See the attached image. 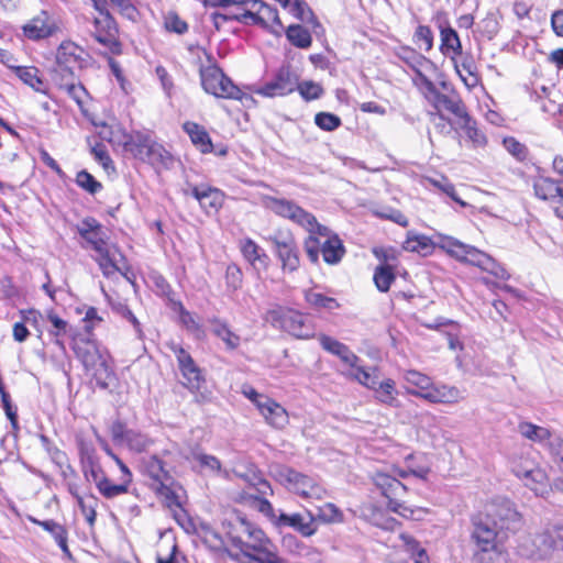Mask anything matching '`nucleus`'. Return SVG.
Masks as SVG:
<instances>
[{"instance_id": "f257e3e1", "label": "nucleus", "mask_w": 563, "mask_h": 563, "mask_svg": "<svg viewBox=\"0 0 563 563\" xmlns=\"http://www.w3.org/2000/svg\"><path fill=\"white\" fill-rule=\"evenodd\" d=\"M77 231L86 243L96 251V260L106 276H111L121 269L120 262L123 257L117 247L109 244L107 233L96 219H84L78 224Z\"/></svg>"}, {"instance_id": "f03ea898", "label": "nucleus", "mask_w": 563, "mask_h": 563, "mask_svg": "<svg viewBox=\"0 0 563 563\" xmlns=\"http://www.w3.org/2000/svg\"><path fill=\"white\" fill-rule=\"evenodd\" d=\"M380 497L382 499L378 501V505H364L361 508V515L374 526L382 529L393 530L397 525L395 519L387 516V510L406 519L413 520L423 519L428 512L426 508L410 505L398 496L390 497L389 495H380Z\"/></svg>"}, {"instance_id": "7ed1b4c3", "label": "nucleus", "mask_w": 563, "mask_h": 563, "mask_svg": "<svg viewBox=\"0 0 563 563\" xmlns=\"http://www.w3.org/2000/svg\"><path fill=\"white\" fill-rule=\"evenodd\" d=\"M73 349L97 385L108 388L114 379V374L109 364L110 356L107 351L101 350L99 344L90 339H75Z\"/></svg>"}, {"instance_id": "20e7f679", "label": "nucleus", "mask_w": 563, "mask_h": 563, "mask_svg": "<svg viewBox=\"0 0 563 563\" xmlns=\"http://www.w3.org/2000/svg\"><path fill=\"white\" fill-rule=\"evenodd\" d=\"M441 249L457 261L477 266L499 279H507L509 277L506 269L497 264L489 255L454 238L444 236L442 239Z\"/></svg>"}, {"instance_id": "39448f33", "label": "nucleus", "mask_w": 563, "mask_h": 563, "mask_svg": "<svg viewBox=\"0 0 563 563\" xmlns=\"http://www.w3.org/2000/svg\"><path fill=\"white\" fill-rule=\"evenodd\" d=\"M263 205L279 217L288 219L306 229L309 233L318 232L320 235H327V228L319 224L313 214L303 210L294 201L278 199L271 196L263 197Z\"/></svg>"}, {"instance_id": "423d86ee", "label": "nucleus", "mask_w": 563, "mask_h": 563, "mask_svg": "<svg viewBox=\"0 0 563 563\" xmlns=\"http://www.w3.org/2000/svg\"><path fill=\"white\" fill-rule=\"evenodd\" d=\"M200 76L205 91L214 97L240 100L243 104L254 101L252 97L243 93L216 65L202 68Z\"/></svg>"}, {"instance_id": "0eeeda50", "label": "nucleus", "mask_w": 563, "mask_h": 563, "mask_svg": "<svg viewBox=\"0 0 563 563\" xmlns=\"http://www.w3.org/2000/svg\"><path fill=\"white\" fill-rule=\"evenodd\" d=\"M274 327L287 331L298 339H309L314 334L313 327L309 320L300 312L290 309H273L266 317Z\"/></svg>"}, {"instance_id": "6e6552de", "label": "nucleus", "mask_w": 563, "mask_h": 563, "mask_svg": "<svg viewBox=\"0 0 563 563\" xmlns=\"http://www.w3.org/2000/svg\"><path fill=\"white\" fill-rule=\"evenodd\" d=\"M125 152L134 157L148 163L163 162L167 156L165 148L157 143L150 133L135 132L131 135Z\"/></svg>"}, {"instance_id": "1a4fd4ad", "label": "nucleus", "mask_w": 563, "mask_h": 563, "mask_svg": "<svg viewBox=\"0 0 563 563\" xmlns=\"http://www.w3.org/2000/svg\"><path fill=\"white\" fill-rule=\"evenodd\" d=\"M517 552L521 558L533 562L548 561L554 553L545 529L522 538Z\"/></svg>"}, {"instance_id": "9d476101", "label": "nucleus", "mask_w": 563, "mask_h": 563, "mask_svg": "<svg viewBox=\"0 0 563 563\" xmlns=\"http://www.w3.org/2000/svg\"><path fill=\"white\" fill-rule=\"evenodd\" d=\"M397 540L387 563H430L426 549L412 536L400 533Z\"/></svg>"}, {"instance_id": "9b49d317", "label": "nucleus", "mask_w": 563, "mask_h": 563, "mask_svg": "<svg viewBox=\"0 0 563 563\" xmlns=\"http://www.w3.org/2000/svg\"><path fill=\"white\" fill-rule=\"evenodd\" d=\"M298 80V75L290 67L284 66L278 69L273 80L256 88L254 92L267 98L287 96L296 90Z\"/></svg>"}, {"instance_id": "f8f14e48", "label": "nucleus", "mask_w": 563, "mask_h": 563, "mask_svg": "<svg viewBox=\"0 0 563 563\" xmlns=\"http://www.w3.org/2000/svg\"><path fill=\"white\" fill-rule=\"evenodd\" d=\"M172 350L178 362L179 371L185 379L184 385L191 391L197 393L205 384V377L200 368L196 365L190 354L181 346L172 345Z\"/></svg>"}, {"instance_id": "ddd939ff", "label": "nucleus", "mask_w": 563, "mask_h": 563, "mask_svg": "<svg viewBox=\"0 0 563 563\" xmlns=\"http://www.w3.org/2000/svg\"><path fill=\"white\" fill-rule=\"evenodd\" d=\"M481 515L503 530L520 519V514L505 497H498L486 505L484 514Z\"/></svg>"}, {"instance_id": "4468645a", "label": "nucleus", "mask_w": 563, "mask_h": 563, "mask_svg": "<svg viewBox=\"0 0 563 563\" xmlns=\"http://www.w3.org/2000/svg\"><path fill=\"white\" fill-rule=\"evenodd\" d=\"M271 473L287 490H292L295 493H308L309 489L317 488V483L313 478L297 473L286 466L275 465L272 467Z\"/></svg>"}, {"instance_id": "2eb2a0df", "label": "nucleus", "mask_w": 563, "mask_h": 563, "mask_svg": "<svg viewBox=\"0 0 563 563\" xmlns=\"http://www.w3.org/2000/svg\"><path fill=\"white\" fill-rule=\"evenodd\" d=\"M426 99L432 104L435 112L442 113L445 110L453 114L455 124L460 120H467L465 104L455 90L450 93H442L437 89L431 96L426 95Z\"/></svg>"}, {"instance_id": "dca6fc26", "label": "nucleus", "mask_w": 563, "mask_h": 563, "mask_svg": "<svg viewBox=\"0 0 563 563\" xmlns=\"http://www.w3.org/2000/svg\"><path fill=\"white\" fill-rule=\"evenodd\" d=\"M511 471L523 479L525 485L534 492L542 489L548 481L545 472L539 467H534L528 459L512 457L510 461Z\"/></svg>"}, {"instance_id": "f3484780", "label": "nucleus", "mask_w": 563, "mask_h": 563, "mask_svg": "<svg viewBox=\"0 0 563 563\" xmlns=\"http://www.w3.org/2000/svg\"><path fill=\"white\" fill-rule=\"evenodd\" d=\"M247 4H250V10L245 12L244 16L251 18L255 23L265 27L269 26L271 31L277 35L280 34L283 24L275 8L261 0H249Z\"/></svg>"}, {"instance_id": "a211bd4d", "label": "nucleus", "mask_w": 563, "mask_h": 563, "mask_svg": "<svg viewBox=\"0 0 563 563\" xmlns=\"http://www.w3.org/2000/svg\"><path fill=\"white\" fill-rule=\"evenodd\" d=\"M85 51L74 42H63L56 53V71L73 76L74 71L81 68Z\"/></svg>"}, {"instance_id": "6ab92c4d", "label": "nucleus", "mask_w": 563, "mask_h": 563, "mask_svg": "<svg viewBox=\"0 0 563 563\" xmlns=\"http://www.w3.org/2000/svg\"><path fill=\"white\" fill-rule=\"evenodd\" d=\"M497 525L487 520L484 516L478 515L474 519V529L472 539L475 542L476 550L488 549L500 545L497 541L498 533L501 531Z\"/></svg>"}, {"instance_id": "aec40b11", "label": "nucleus", "mask_w": 563, "mask_h": 563, "mask_svg": "<svg viewBox=\"0 0 563 563\" xmlns=\"http://www.w3.org/2000/svg\"><path fill=\"white\" fill-rule=\"evenodd\" d=\"M264 421L272 428L282 430L289 423V416L287 410L276 400L271 397L260 402L256 408Z\"/></svg>"}, {"instance_id": "412c9836", "label": "nucleus", "mask_w": 563, "mask_h": 563, "mask_svg": "<svg viewBox=\"0 0 563 563\" xmlns=\"http://www.w3.org/2000/svg\"><path fill=\"white\" fill-rule=\"evenodd\" d=\"M275 252L282 262V268L284 272L292 273L299 267V256L291 236H287L283 240L278 238H272Z\"/></svg>"}, {"instance_id": "4be33fe9", "label": "nucleus", "mask_w": 563, "mask_h": 563, "mask_svg": "<svg viewBox=\"0 0 563 563\" xmlns=\"http://www.w3.org/2000/svg\"><path fill=\"white\" fill-rule=\"evenodd\" d=\"M56 30L57 25L55 21L45 11L31 19L23 26L24 35L34 41L51 36Z\"/></svg>"}, {"instance_id": "5701e85b", "label": "nucleus", "mask_w": 563, "mask_h": 563, "mask_svg": "<svg viewBox=\"0 0 563 563\" xmlns=\"http://www.w3.org/2000/svg\"><path fill=\"white\" fill-rule=\"evenodd\" d=\"M463 391L445 384H432L428 394L423 395V400L431 404L455 405L464 400Z\"/></svg>"}, {"instance_id": "b1692460", "label": "nucleus", "mask_w": 563, "mask_h": 563, "mask_svg": "<svg viewBox=\"0 0 563 563\" xmlns=\"http://www.w3.org/2000/svg\"><path fill=\"white\" fill-rule=\"evenodd\" d=\"M150 475L153 479V488L157 493H177L181 486L163 468L162 462L153 459L148 466Z\"/></svg>"}, {"instance_id": "393cba45", "label": "nucleus", "mask_w": 563, "mask_h": 563, "mask_svg": "<svg viewBox=\"0 0 563 563\" xmlns=\"http://www.w3.org/2000/svg\"><path fill=\"white\" fill-rule=\"evenodd\" d=\"M319 342L323 350L333 355H336L341 360V362L346 366V371L356 366V363L360 361V358L350 350L349 346L339 342L334 338L321 334L319 336Z\"/></svg>"}, {"instance_id": "a878e982", "label": "nucleus", "mask_w": 563, "mask_h": 563, "mask_svg": "<svg viewBox=\"0 0 563 563\" xmlns=\"http://www.w3.org/2000/svg\"><path fill=\"white\" fill-rule=\"evenodd\" d=\"M276 523L291 527L306 538L313 536L318 530L316 517L310 512L307 518L300 514L286 515L280 512Z\"/></svg>"}, {"instance_id": "bb28decb", "label": "nucleus", "mask_w": 563, "mask_h": 563, "mask_svg": "<svg viewBox=\"0 0 563 563\" xmlns=\"http://www.w3.org/2000/svg\"><path fill=\"white\" fill-rule=\"evenodd\" d=\"M240 249L244 258L251 264L257 274L267 269L269 257L252 239L246 238L241 240Z\"/></svg>"}, {"instance_id": "cd10ccee", "label": "nucleus", "mask_w": 563, "mask_h": 563, "mask_svg": "<svg viewBox=\"0 0 563 563\" xmlns=\"http://www.w3.org/2000/svg\"><path fill=\"white\" fill-rule=\"evenodd\" d=\"M93 24V36L99 43L103 45H110L114 43L118 29L114 19L109 13V11H102L101 14L95 16Z\"/></svg>"}, {"instance_id": "c85d7f7f", "label": "nucleus", "mask_w": 563, "mask_h": 563, "mask_svg": "<svg viewBox=\"0 0 563 563\" xmlns=\"http://www.w3.org/2000/svg\"><path fill=\"white\" fill-rule=\"evenodd\" d=\"M402 378L405 380V388L409 395L419 397L423 399V395L428 394L433 380L428 375L416 371V369H407L402 373Z\"/></svg>"}, {"instance_id": "c756f323", "label": "nucleus", "mask_w": 563, "mask_h": 563, "mask_svg": "<svg viewBox=\"0 0 563 563\" xmlns=\"http://www.w3.org/2000/svg\"><path fill=\"white\" fill-rule=\"evenodd\" d=\"M192 196L198 200L206 211H218L223 203L224 196L221 190L208 186H196L191 190Z\"/></svg>"}, {"instance_id": "7c9ffc66", "label": "nucleus", "mask_w": 563, "mask_h": 563, "mask_svg": "<svg viewBox=\"0 0 563 563\" xmlns=\"http://www.w3.org/2000/svg\"><path fill=\"white\" fill-rule=\"evenodd\" d=\"M196 467L201 474L209 476H220L223 478L230 477V472L224 468L220 460L211 454L196 453L194 455Z\"/></svg>"}, {"instance_id": "2f4dec72", "label": "nucleus", "mask_w": 563, "mask_h": 563, "mask_svg": "<svg viewBox=\"0 0 563 563\" xmlns=\"http://www.w3.org/2000/svg\"><path fill=\"white\" fill-rule=\"evenodd\" d=\"M320 238L325 239L322 242V247H321L323 261L330 265L338 264L342 260V257L345 253L342 241L339 239L338 235L331 234L328 228H327V235H320Z\"/></svg>"}, {"instance_id": "473e14b6", "label": "nucleus", "mask_w": 563, "mask_h": 563, "mask_svg": "<svg viewBox=\"0 0 563 563\" xmlns=\"http://www.w3.org/2000/svg\"><path fill=\"white\" fill-rule=\"evenodd\" d=\"M183 129L200 152L210 153L212 151L211 139L203 126L196 122L187 121L184 123Z\"/></svg>"}, {"instance_id": "72a5a7b5", "label": "nucleus", "mask_w": 563, "mask_h": 563, "mask_svg": "<svg viewBox=\"0 0 563 563\" xmlns=\"http://www.w3.org/2000/svg\"><path fill=\"white\" fill-rule=\"evenodd\" d=\"M27 518L31 522L41 526L45 531H47L55 539L64 554L71 558V553L67 545V531L62 525L53 520L41 521L32 516H29Z\"/></svg>"}, {"instance_id": "f704fd0d", "label": "nucleus", "mask_w": 563, "mask_h": 563, "mask_svg": "<svg viewBox=\"0 0 563 563\" xmlns=\"http://www.w3.org/2000/svg\"><path fill=\"white\" fill-rule=\"evenodd\" d=\"M404 250L415 252L423 256L430 255L434 250L432 240L424 235L415 232H408L407 239L402 244Z\"/></svg>"}, {"instance_id": "c9c22d12", "label": "nucleus", "mask_w": 563, "mask_h": 563, "mask_svg": "<svg viewBox=\"0 0 563 563\" xmlns=\"http://www.w3.org/2000/svg\"><path fill=\"white\" fill-rule=\"evenodd\" d=\"M15 75L33 90L42 93H46L47 87L44 80L40 76V70L32 66H11Z\"/></svg>"}, {"instance_id": "e433bc0d", "label": "nucleus", "mask_w": 563, "mask_h": 563, "mask_svg": "<svg viewBox=\"0 0 563 563\" xmlns=\"http://www.w3.org/2000/svg\"><path fill=\"white\" fill-rule=\"evenodd\" d=\"M441 36V52L444 55L451 57L452 60L455 59V56L462 54V44L456 31L450 26L442 27L440 32Z\"/></svg>"}, {"instance_id": "4c0bfd02", "label": "nucleus", "mask_w": 563, "mask_h": 563, "mask_svg": "<svg viewBox=\"0 0 563 563\" xmlns=\"http://www.w3.org/2000/svg\"><path fill=\"white\" fill-rule=\"evenodd\" d=\"M307 303L314 310L333 311L340 308V303L333 297H329L316 288L305 290Z\"/></svg>"}, {"instance_id": "58836bf2", "label": "nucleus", "mask_w": 563, "mask_h": 563, "mask_svg": "<svg viewBox=\"0 0 563 563\" xmlns=\"http://www.w3.org/2000/svg\"><path fill=\"white\" fill-rule=\"evenodd\" d=\"M518 432L522 438L539 444L551 440V431L549 429L529 421L519 422Z\"/></svg>"}, {"instance_id": "ea45409f", "label": "nucleus", "mask_w": 563, "mask_h": 563, "mask_svg": "<svg viewBox=\"0 0 563 563\" xmlns=\"http://www.w3.org/2000/svg\"><path fill=\"white\" fill-rule=\"evenodd\" d=\"M376 399L387 406L398 407V391L396 384L391 378L379 380L376 388H373Z\"/></svg>"}, {"instance_id": "a19ab883", "label": "nucleus", "mask_w": 563, "mask_h": 563, "mask_svg": "<svg viewBox=\"0 0 563 563\" xmlns=\"http://www.w3.org/2000/svg\"><path fill=\"white\" fill-rule=\"evenodd\" d=\"M399 56L415 73L435 70V65L429 58L413 49L402 48Z\"/></svg>"}, {"instance_id": "79ce46f5", "label": "nucleus", "mask_w": 563, "mask_h": 563, "mask_svg": "<svg viewBox=\"0 0 563 563\" xmlns=\"http://www.w3.org/2000/svg\"><path fill=\"white\" fill-rule=\"evenodd\" d=\"M100 135L113 146H121L125 151L132 134H129L120 124L115 123L102 125Z\"/></svg>"}, {"instance_id": "37998d69", "label": "nucleus", "mask_w": 563, "mask_h": 563, "mask_svg": "<svg viewBox=\"0 0 563 563\" xmlns=\"http://www.w3.org/2000/svg\"><path fill=\"white\" fill-rule=\"evenodd\" d=\"M347 377L357 380L361 385L365 386L368 389L376 388V385L379 382L378 371L377 368H365L360 366L356 363V366L344 373Z\"/></svg>"}, {"instance_id": "c03bdc74", "label": "nucleus", "mask_w": 563, "mask_h": 563, "mask_svg": "<svg viewBox=\"0 0 563 563\" xmlns=\"http://www.w3.org/2000/svg\"><path fill=\"white\" fill-rule=\"evenodd\" d=\"M455 71L467 89H473L479 84V77L476 73V66L472 58H465L459 64L453 60Z\"/></svg>"}, {"instance_id": "a18cd8bd", "label": "nucleus", "mask_w": 563, "mask_h": 563, "mask_svg": "<svg viewBox=\"0 0 563 563\" xmlns=\"http://www.w3.org/2000/svg\"><path fill=\"white\" fill-rule=\"evenodd\" d=\"M85 476L88 482H93L100 493H114L113 486H110L104 478L101 468L92 462L91 455L87 452V465H85Z\"/></svg>"}, {"instance_id": "49530a36", "label": "nucleus", "mask_w": 563, "mask_h": 563, "mask_svg": "<svg viewBox=\"0 0 563 563\" xmlns=\"http://www.w3.org/2000/svg\"><path fill=\"white\" fill-rule=\"evenodd\" d=\"M211 324L212 333L225 344L227 349L235 350L240 345V336L230 329L228 323L219 319H212Z\"/></svg>"}, {"instance_id": "de8ad7c7", "label": "nucleus", "mask_w": 563, "mask_h": 563, "mask_svg": "<svg viewBox=\"0 0 563 563\" xmlns=\"http://www.w3.org/2000/svg\"><path fill=\"white\" fill-rule=\"evenodd\" d=\"M242 503L249 508L263 514L271 521L277 522L279 515L276 514L272 504L260 495H242Z\"/></svg>"}, {"instance_id": "09e8293b", "label": "nucleus", "mask_w": 563, "mask_h": 563, "mask_svg": "<svg viewBox=\"0 0 563 563\" xmlns=\"http://www.w3.org/2000/svg\"><path fill=\"white\" fill-rule=\"evenodd\" d=\"M474 560L476 563H508V552L503 544L475 550Z\"/></svg>"}, {"instance_id": "8fccbe9b", "label": "nucleus", "mask_w": 563, "mask_h": 563, "mask_svg": "<svg viewBox=\"0 0 563 563\" xmlns=\"http://www.w3.org/2000/svg\"><path fill=\"white\" fill-rule=\"evenodd\" d=\"M562 187L553 179L538 177L533 183L534 194L538 198L552 202Z\"/></svg>"}, {"instance_id": "3c124183", "label": "nucleus", "mask_w": 563, "mask_h": 563, "mask_svg": "<svg viewBox=\"0 0 563 563\" xmlns=\"http://www.w3.org/2000/svg\"><path fill=\"white\" fill-rule=\"evenodd\" d=\"M375 286L382 292L389 290L390 285L395 282L396 275L394 268L388 264H382L376 267L373 276Z\"/></svg>"}, {"instance_id": "603ef678", "label": "nucleus", "mask_w": 563, "mask_h": 563, "mask_svg": "<svg viewBox=\"0 0 563 563\" xmlns=\"http://www.w3.org/2000/svg\"><path fill=\"white\" fill-rule=\"evenodd\" d=\"M286 36L292 45L299 48H308L312 43L309 31L299 24L289 25L286 30Z\"/></svg>"}, {"instance_id": "864d4df0", "label": "nucleus", "mask_w": 563, "mask_h": 563, "mask_svg": "<svg viewBox=\"0 0 563 563\" xmlns=\"http://www.w3.org/2000/svg\"><path fill=\"white\" fill-rule=\"evenodd\" d=\"M374 483L380 493H398L399 490L408 489V487L399 479L385 473L376 474Z\"/></svg>"}, {"instance_id": "5fc2aeb1", "label": "nucleus", "mask_w": 563, "mask_h": 563, "mask_svg": "<svg viewBox=\"0 0 563 563\" xmlns=\"http://www.w3.org/2000/svg\"><path fill=\"white\" fill-rule=\"evenodd\" d=\"M456 125L464 131L474 146H483L486 143L485 135L477 130L475 121L468 114L467 120H460Z\"/></svg>"}, {"instance_id": "6e6d98bb", "label": "nucleus", "mask_w": 563, "mask_h": 563, "mask_svg": "<svg viewBox=\"0 0 563 563\" xmlns=\"http://www.w3.org/2000/svg\"><path fill=\"white\" fill-rule=\"evenodd\" d=\"M317 519L324 523H340L343 514L334 504L328 503L318 508Z\"/></svg>"}, {"instance_id": "4d7b16f0", "label": "nucleus", "mask_w": 563, "mask_h": 563, "mask_svg": "<svg viewBox=\"0 0 563 563\" xmlns=\"http://www.w3.org/2000/svg\"><path fill=\"white\" fill-rule=\"evenodd\" d=\"M164 505L173 515L174 519L179 523L184 525L187 520V511L184 509L179 495H164Z\"/></svg>"}, {"instance_id": "13d9d810", "label": "nucleus", "mask_w": 563, "mask_h": 563, "mask_svg": "<svg viewBox=\"0 0 563 563\" xmlns=\"http://www.w3.org/2000/svg\"><path fill=\"white\" fill-rule=\"evenodd\" d=\"M296 90H298L299 95L306 101L319 99L323 95L322 86L312 80H306L302 82L298 81Z\"/></svg>"}, {"instance_id": "bf43d9fd", "label": "nucleus", "mask_w": 563, "mask_h": 563, "mask_svg": "<svg viewBox=\"0 0 563 563\" xmlns=\"http://www.w3.org/2000/svg\"><path fill=\"white\" fill-rule=\"evenodd\" d=\"M78 504L84 514L86 521L93 526L96 520V508L98 506V500L95 495H80L78 496Z\"/></svg>"}, {"instance_id": "052dcab7", "label": "nucleus", "mask_w": 563, "mask_h": 563, "mask_svg": "<svg viewBox=\"0 0 563 563\" xmlns=\"http://www.w3.org/2000/svg\"><path fill=\"white\" fill-rule=\"evenodd\" d=\"M151 443V440L146 435L131 430L126 432V439L123 444L130 450L140 453L145 451Z\"/></svg>"}, {"instance_id": "680f3d73", "label": "nucleus", "mask_w": 563, "mask_h": 563, "mask_svg": "<svg viewBox=\"0 0 563 563\" xmlns=\"http://www.w3.org/2000/svg\"><path fill=\"white\" fill-rule=\"evenodd\" d=\"M314 123L324 131H334L341 125V119L330 112H319L314 115Z\"/></svg>"}, {"instance_id": "e2e57ef3", "label": "nucleus", "mask_w": 563, "mask_h": 563, "mask_svg": "<svg viewBox=\"0 0 563 563\" xmlns=\"http://www.w3.org/2000/svg\"><path fill=\"white\" fill-rule=\"evenodd\" d=\"M47 319L54 327V330L51 331V334L56 338L55 343L64 349V344L59 340V336L67 332L68 323L59 318L53 310L47 312Z\"/></svg>"}, {"instance_id": "0e129e2a", "label": "nucleus", "mask_w": 563, "mask_h": 563, "mask_svg": "<svg viewBox=\"0 0 563 563\" xmlns=\"http://www.w3.org/2000/svg\"><path fill=\"white\" fill-rule=\"evenodd\" d=\"M179 319L183 325L197 336H200L203 333L198 319L191 312L187 311L181 305H179Z\"/></svg>"}, {"instance_id": "69168bd1", "label": "nucleus", "mask_w": 563, "mask_h": 563, "mask_svg": "<svg viewBox=\"0 0 563 563\" xmlns=\"http://www.w3.org/2000/svg\"><path fill=\"white\" fill-rule=\"evenodd\" d=\"M77 185L88 191L89 194L98 192L102 186L99 181L95 179V177L86 170H81L76 176Z\"/></svg>"}, {"instance_id": "338daca9", "label": "nucleus", "mask_w": 563, "mask_h": 563, "mask_svg": "<svg viewBox=\"0 0 563 563\" xmlns=\"http://www.w3.org/2000/svg\"><path fill=\"white\" fill-rule=\"evenodd\" d=\"M314 234H318L320 236V234L317 231L310 233V235L305 241V251L312 263H318L319 253L321 252L322 247V242Z\"/></svg>"}, {"instance_id": "774afa93", "label": "nucleus", "mask_w": 563, "mask_h": 563, "mask_svg": "<svg viewBox=\"0 0 563 563\" xmlns=\"http://www.w3.org/2000/svg\"><path fill=\"white\" fill-rule=\"evenodd\" d=\"M288 9L289 12L300 21L308 22L310 19L313 18L312 11L308 7V4L302 0H294V2L290 1Z\"/></svg>"}]
</instances>
